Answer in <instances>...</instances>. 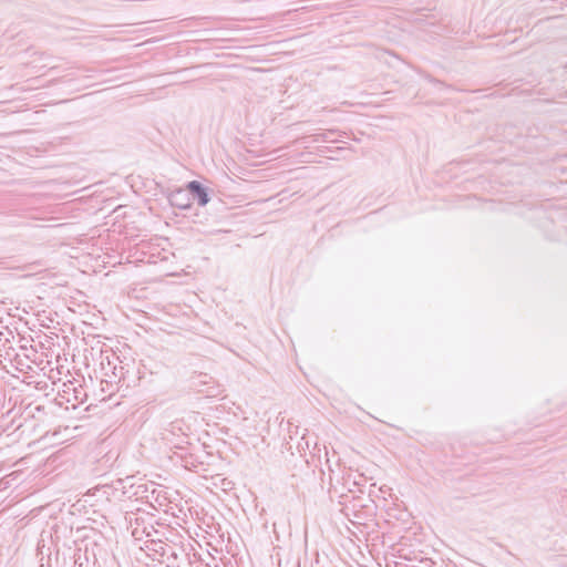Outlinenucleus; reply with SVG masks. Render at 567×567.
<instances>
[{
	"label": "nucleus",
	"mask_w": 567,
	"mask_h": 567,
	"mask_svg": "<svg viewBox=\"0 0 567 567\" xmlns=\"http://www.w3.org/2000/svg\"><path fill=\"white\" fill-rule=\"evenodd\" d=\"M187 188L193 195L197 196L199 205L204 206L208 203L209 198L207 192L198 182H190Z\"/></svg>",
	"instance_id": "1"
}]
</instances>
